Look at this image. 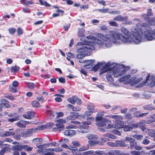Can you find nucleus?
I'll return each instance as SVG.
<instances>
[{
	"mask_svg": "<svg viewBox=\"0 0 155 155\" xmlns=\"http://www.w3.org/2000/svg\"><path fill=\"white\" fill-rule=\"evenodd\" d=\"M134 20L137 21L138 23L136 25L139 30L137 32L133 33V35L129 36L130 32L128 30L124 28H122L120 29L121 31L126 35L124 36L114 31H110L111 36L109 35H106L104 36L101 34H98L97 36L102 40L107 42L104 45L107 48L111 46L112 42L117 44L119 43L118 41L120 40L125 43H134L135 44H139L142 41H145L154 40L152 38V32L148 29L150 28L147 24L145 23L141 25L139 23L140 21L138 19H134Z\"/></svg>",
	"mask_w": 155,
	"mask_h": 155,
	"instance_id": "obj_1",
	"label": "nucleus"
},
{
	"mask_svg": "<svg viewBox=\"0 0 155 155\" xmlns=\"http://www.w3.org/2000/svg\"><path fill=\"white\" fill-rule=\"evenodd\" d=\"M122 65H120L119 64L113 63L110 66L107 64H105L102 63H98L96 65L92 68L93 71H96L99 69L100 68L101 72L104 73L107 70L110 69L114 70L113 72H114V76L117 77L123 73L124 68Z\"/></svg>",
	"mask_w": 155,
	"mask_h": 155,
	"instance_id": "obj_2",
	"label": "nucleus"
},
{
	"mask_svg": "<svg viewBox=\"0 0 155 155\" xmlns=\"http://www.w3.org/2000/svg\"><path fill=\"white\" fill-rule=\"evenodd\" d=\"M78 45H82L81 47L78 48L77 50V51L78 53L87 52L90 53L92 50L95 49V47L92 44L84 45L83 43L79 42L78 43ZM86 54L88 55V53L79 54L77 55L76 57L78 59H81L85 57Z\"/></svg>",
	"mask_w": 155,
	"mask_h": 155,
	"instance_id": "obj_3",
	"label": "nucleus"
},
{
	"mask_svg": "<svg viewBox=\"0 0 155 155\" xmlns=\"http://www.w3.org/2000/svg\"><path fill=\"white\" fill-rule=\"evenodd\" d=\"M130 74H128L120 78L119 81L121 82H125V84H127L131 83L134 84H135L138 83V81L136 80V78L133 77L130 79Z\"/></svg>",
	"mask_w": 155,
	"mask_h": 155,
	"instance_id": "obj_4",
	"label": "nucleus"
},
{
	"mask_svg": "<svg viewBox=\"0 0 155 155\" xmlns=\"http://www.w3.org/2000/svg\"><path fill=\"white\" fill-rule=\"evenodd\" d=\"M124 141H128L130 142V145L131 149H134L137 150H140L142 149V148L137 145V143L134 139L128 137H126L124 140Z\"/></svg>",
	"mask_w": 155,
	"mask_h": 155,
	"instance_id": "obj_5",
	"label": "nucleus"
},
{
	"mask_svg": "<svg viewBox=\"0 0 155 155\" xmlns=\"http://www.w3.org/2000/svg\"><path fill=\"white\" fill-rule=\"evenodd\" d=\"M120 65H122L123 66V68H124V71L123 72V73L122 74H121V75H120V76H119L118 77H116L114 76V72H113L114 70L113 69H110V70H107L106 72H108L107 73V75H106V78H107V80L110 81H114V78H113L112 75V74H113V76L114 77L117 78L120 76L122 75L123 74H124V72L127 70L126 69V68H125V67L123 65H120Z\"/></svg>",
	"mask_w": 155,
	"mask_h": 155,
	"instance_id": "obj_6",
	"label": "nucleus"
},
{
	"mask_svg": "<svg viewBox=\"0 0 155 155\" xmlns=\"http://www.w3.org/2000/svg\"><path fill=\"white\" fill-rule=\"evenodd\" d=\"M56 122L59 123L55 125L56 127L53 128L52 130L54 131H60V130H63L64 128V125L62 124L63 123H65V121L63 119H59L56 120Z\"/></svg>",
	"mask_w": 155,
	"mask_h": 155,
	"instance_id": "obj_7",
	"label": "nucleus"
},
{
	"mask_svg": "<svg viewBox=\"0 0 155 155\" xmlns=\"http://www.w3.org/2000/svg\"><path fill=\"white\" fill-rule=\"evenodd\" d=\"M95 120L97 122V125L99 127H103L107 125V124L110 122V120L106 118H101L96 117Z\"/></svg>",
	"mask_w": 155,
	"mask_h": 155,
	"instance_id": "obj_8",
	"label": "nucleus"
},
{
	"mask_svg": "<svg viewBox=\"0 0 155 155\" xmlns=\"http://www.w3.org/2000/svg\"><path fill=\"white\" fill-rule=\"evenodd\" d=\"M109 117H110L113 119H115V120L116 123H119L120 125H121L123 122H122V120H123V117L120 115H112L110 116Z\"/></svg>",
	"mask_w": 155,
	"mask_h": 155,
	"instance_id": "obj_9",
	"label": "nucleus"
},
{
	"mask_svg": "<svg viewBox=\"0 0 155 155\" xmlns=\"http://www.w3.org/2000/svg\"><path fill=\"white\" fill-rule=\"evenodd\" d=\"M0 101L1 103L0 104V107L2 108V107L5 108H9L11 106L9 104L8 101L6 99L2 98L1 99Z\"/></svg>",
	"mask_w": 155,
	"mask_h": 155,
	"instance_id": "obj_10",
	"label": "nucleus"
},
{
	"mask_svg": "<svg viewBox=\"0 0 155 155\" xmlns=\"http://www.w3.org/2000/svg\"><path fill=\"white\" fill-rule=\"evenodd\" d=\"M150 75L148 74L146 78V83L150 84L151 86H153L155 85V76L152 78V80L149 79Z\"/></svg>",
	"mask_w": 155,
	"mask_h": 155,
	"instance_id": "obj_11",
	"label": "nucleus"
},
{
	"mask_svg": "<svg viewBox=\"0 0 155 155\" xmlns=\"http://www.w3.org/2000/svg\"><path fill=\"white\" fill-rule=\"evenodd\" d=\"M35 131V129H29L27 130L26 131L23 132L22 133V135L24 137H27L31 136L32 134L33 131Z\"/></svg>",
	"mask_w": 155,
	"mask_h": 155,
	"instance_id": "obj_12",
	"label": "nucleus"
},
{
	"mask_svg": "<svg viewBox=\"0 0 155 155\" xmlns=\"http://www.w3.org/2000/svg\"><path fill=\"white\" fill-rule=\"evenodd\" d=\"M76 134V131L74 130H65L64 132V134L65 135L72 136Z\"/></svg>",
	"mask_w": 155,
	"mask_h": 155,
	"instance_id": "obj_13",
	"label": "nucleus"
},
{
	"mask_svg": "<svg viewBox=\"0 0 155 155\" xmlns=\"http://www.w3.org/2000/svg\"><path fill=\"white\" fill-rule=\"evenodd\" d=\"M88 127L87 126L84 125H81L79 127V129L78 130V131L81 133H87L88 131V129H87Z\"/></svg>",
	"mask_w": 155,
	"mask_h": 155,
	"instance_id": "obj_14",
	"label": "nucleus"
},
{
	"mask_svg": "<svg viewBox=\"0 0 155 155\" xmlns=\"http://www.w3.org/2000/svg\"><path fill=\"white\" fill-rule=\"evenodd\" d=\"M128 19L127 17H123L121 15H119L113 18V20H116L119 21H127Z\"/></svg>",
	"mask_w": 155,
	"mask_h": 155,
	"instance_id": "obj_15",
	"label": "nucleus"
},
{
	"mask_svg": "<svg viewBox=\"0 0 155 155\" xmlns=\"http://www.w3.org/2000/svg\"><path fill=\"white\" fill-rule=\"evenodd\" d=\"M28 124V122L24 120H20L16 123V125L20 127L24 128L25 127V125Z\"/></svg>",
	"mask_w": 155,
	"mask_h": 155,
	"instance_id": "obj_16",
	"label": "nucleus"
},
{
	"mask_svg": "<svg viewBox=\"0 0 155 155\" xmlns=\"http://www.w3.org/2000/svg\"><path fill=\"white\" fill-rule=\"evenodd\" d=\"M11 149L6 145V146L4 147L0 151V154L1 155H3L5 152H10Z\"/></svg>",
	"mask_w": 155,
	"mask_h": 155,
	"instance_id": "obj_17",
	"label": "nucleus"
},
{
	"mask_svg": "<svg viewBox=\"0 0 155 155\" xmlns=\"http://www.w3.org/2000/svg\"><path fill=\"white\" fill-rule=\"evenodd\" d=\"M116 147H124L127 146L126 144L124 142L119 140H117L115 141Z\"/></svg>",
	"mask_w": 155,
	"mask_h": 155,
	"instance_id": "obj_18",
	"label": "nucleus"
},
{
	"mask_svg": "<svg viewBox=\"0 0 155 155\" xmlns=\"http://www.w3.org/2000/svg\"><path fill=\"white\" fill-rule=\"evenodd\" d=\"M13 151H21L23 148V145H15L12 146Z\"/></svg>",
	"mask_w": 155,
	"mask_h": 155,
	"instance_id": "obj_19",
	"label": "nucleus"
},
{
	"mask_svg": "<svg viewBox=\"0 0 155 155\" xmlns=\"http://www.w3.org/2000/svg\"><path fill=\"white\" fill-rule=\"evenodd\" d=\"M78 113L71 112L70 113V115L67 117V120H74L77 118V115L76 114Z\"/></svg>",
	"mask_w": 155,
	"mask_h": 155,
	"instance_id": "obj_20",
	"label": "nucleus"
},
{
	"mask_svg": "<svg viewBox=\"0 0 155 155\" xmlns=\"http://www.w3.org/2000/svg\"><path fill=\"white\" fill-rule=\"evenodd\" d=\"M120 127L121 128H123V130L124 131L127 132L129 131H130L132 130L133 129V127L131 126H130L128 125H125V127L124 126V125L123 124H121L120 125Z\"/></svg>",
	"mask_w": 155,
	"mask_h": 155,
	"instance_id": "obj_21",
	"label": "nucleus"
},
{
	"mask_svg": "<svg viewBox=\"0 0 155 155\" xmlns=\"http://www.w3.org/2000/svg\"><path fill=\"white\" fill-rule=\"evenodd\" d=\"M143 107L144 110H153L155 109V107L151 105H145Z\"/></svg>",
	"mask_w": 155,
	"mask_h": 155,
	"instance_id": "obj_22",
	"label": "nucleus"
},
{
	"mask_svg": "<svg viewBox=\"0 0 155 155\" xmlns=\"http://www.w3.org/2000/svg\"><path fill=\"white\" fill-rule=\"evenodd\" d=\"M87 61L88 64L86 65L85 67L86 68L89 69L92 68V64L94 62L95 60L94 59H92L87 60Z\"/></svg>",
	"mask_w": 155,
	"mask_h": 155,
	"instance_id": "obj_23",
	"label": "nucleus"
},
{
	"mask_svg": "<svg viewBox=\"0 0 155 155\" xmlns=\"http://www.w3.org/2000/svg\"><path fill=\"white\" fill-rule=\"evenodd\" d=\"M68 149L72 150V153L74 155H79V154L78 153L77 151L76 152V151L78 150V148L76 147L70 146V147H68Z\"/></svg>",
	"mask_w": 155,
	"mask_h": 155,
	"instance_id": "obj_24",
	"label": "nucleus"
},
{
	"mask_svg": "<svg viewBox=\"0 0 155 155\" xmlns=\"http://www.w3.org/2000/svg\"><path fill=\"white\" fill-rule=\"evenodd\" d=\"M148 113H136L134 114V116L137 118H139L140 117H143L146 116L147 114Z\"/></svg>",
	"mask_w": 155,
	"mask_h": 155,
	"instance_id": "obj_25",
	"label": "nucleus"
},
{
	"mask_svg": "<svg viewBox=\"0 0 155 155\" xmlns=\"http://www.w3.org/2000/svg\"><path fill=\"white\" fill-rule=\"evenodd\" d=\"M87 138L89 140L96 139L97 138V136L96 135L87 134L86 135Z\"/></svg>",
	"mask_w": 155,
	"mask_h": 155,
	"instance_id": "obj_26",
	"label": "nucleus"
},
{
	"mask_svg": "<svg viewBox=\"0 0 155 155\" xmlns=\"http://www.w3.org/2000/svg\"><path fill=\"white\" fill-rule=\"evenodd\" d=\"M76 99H77V97L76 96H73L72 97L68 98V100L71 103L74 104L76 102Z\"/></svg>",
	"mask_w": 155,
	"mask_h": 155,
	"instance_id": "obj_27",
	"label": "nucleus"
},
{
	"mask_svg": "<svg viewBox=\"0 0 155 155\" xmlns=\"http://www.w3.org/2000/svg\"><path fill=\"white\" fill-rule=\"evenodd\" d=\"M14 132L6 131L4 132L3 134H1V136L2 137L9 136H10L12 135H14Z\"/></svg>",
	"mask_w": 155,
	"mask_h": 155,
	"instance_id": "obj_28",
	"label": "nucleus"
},
{
	"mask_svg": "<svg viewBox=\"0 0 155 155\" xmlns=\"http://www.w3.org/2000/svg\"><path fill=\"white\" fill-rule=\"evenodd\" d=\"M148 130L147 134L149 136L151 137H155V130L148 129Z\"/></svg>",
	"mask_w": 155,
	"mask_h": 155,
	"instance_id": "obj_29",
	"label": "nucleus"
},
{
	"mask_svg": "<svg viewBox=\"0 0 155 155\" xmlns=\"http://www.w3.org/2000/svg\"><path fill=\"white\" fill-rule=\"evenodd\" d=\"M87 109L91 112H95V107L94 105L92 104H90L87 106Z\"/></svg>",
	"mask_w": 155,
	"mask_h": 155,
	"instance_id": "obj_30",
	"label": "nucleus"
},
{
	"mask_svg": "<svg viewBox=\"0 0 155 155\" xmlns=\"http://www.w3.org/2000/svg\"><path fill=\"white\" fill-rule=\"evenodd\" d=\"M21 3L25 5H31L34 3L32 2L26 0H21L20 1Z\"/></svg>",
	"mask_w": 155,
	"mask_h": 155,
	"instance_id": "obj_31",
	"label": "nucleus"
},
{
	"mask_svg": "<svg viewBox=\"0 0 155 155\" xmlns=\"http://www.w3.org/2000/svg\"><path fill=\"white\" fill-rule=\"evenodd\" d=\"M99 141H97L96 140H90L88 141L89 144L91 145H94L96 144H99L101 145V143H99Z\"/></svg>",
	"mask_w": 155,
	"mask_h": 155,
	"instance_id": "obj_32",
	"label": "nucleus"
},
{
	"mask_svg": "<svg viewBox=\"0 0 155 155\" xmlns=\"http://www.w3.org/2000/svg\"><path fill=\"white\" fill-rule=\"evenodd\" d=\"M117 151L116 150H111L105 153L104 155H114L117 153Z\"/></svg>",
	"mask_w": 155,
	"mask_h": 155,
	"instance_id": "obj_33",
	"label": "nucleus"
},
{
	"mask_svg": "<svg viewBox=\"0 0 155 155\" xmlns=\"http://www.w3.org/2000/svg\"><path fill=\"white\" fill-rule=\"evenodd\" d=\"M143 152H140L136 150L132 151L130 152V153L132 155H142Z\"/></svg>",
	"mask_w": 155,
	"mask_h": 155,
	"instance_id": "obj_34",
	"label": "nucleus"
},
{
	"mask_svg": "<svg viewBox=\"0 0 155 155\" xmlns=\"http://www.w3.org/2000/svg\"><path fill=\"white\" fill-rule=\"evenodd\" d=\"M32 149L33 148L32 147H30L27 145H23V149H24L25 150H26L28 151H31L32 150Z\"/></svg>",
	"mask_w": 155,
	"mask_h": 155,
	"instance_id": "obj_35",
	"label": "nucleus"
},
{
	"mask_svg": "<svg viewBox=\"0 0 155 155\" xmlns=\"http://www.w3.org/2000/svg\"><path fill=\"white\" fill-rule=\"evenodd\" d=\"M19 119L20 117L19 116L17 115L14 118H9L8 119V120L10 122H13L14 121L18 120Z\"/></svg>",
	"mask_w": 155,
	"mask_h": 155,
	"instance_id": "obj_36",
	"label": "nucleus"
},
{
	"mask_svg": "<svg viewBox=\"0 0 155 155\" xmlns=\"http://www.w3.org/2000/svg\"><path fill=\"white\" fill-rule=\"evenodd\" d=\"M47 128V126L46 125H42L41 126H38L37 128L35 129V130H43L45 129L46 128Z\"/></svg>",
	"mask_w": 155,
	"mask_h": 155,
	"instance_id": "obj_37",
	"label": "nucleus"
},
{
	"mask_svg": "<svg viewBox=\"0 0 155 155\" xmlns=\"http://www.w3.org/2000/svg\"><path fill=\"white\" fill-rule=\"evenodd\" d=\"M32 105L34 107H39L40 106V104L37 101H33L32 102Z\"/></svg>",
	"mask_w": 155,
	"mask_h": 155,
	"instance_id": "obj_38",
	"label": "nucleus"
},
{
	"mask_svg": "<svg viewBox=\"0 0 155 155\" xmlns=\"http://www.w3.org/2000/svg\"><path fill=\"white\" fill-rule=\"evenodd\" d=\"M9 90L11 92L14 93H15L17 91L16 87L11 85L9 86Z\"/></svg>",
	"mask_w": 155,
	"mask_h": 155,
	"instance_id": "obj_39",
	"label": "nucleus"
},
{
	"mask_svg": "<svg viewBox=\"0 0 155 155\" xmlns=\"http://www.w3.org/2000/svg\"><path fill=\"white\" fill-rule=\"evenodd\" d=\"M19 68L18 66H12L11 68V71L13 72H17L19 70Z\"/></svg>",
	"mask_w": 155,
	"mask_h": 155,
	"instance_id": "obj_40",
	"label": "nucleus"
},
{
	"mask_svg": "<svg viewBox=\"0 0 155 155\" xmlns=\"http://www.w3.org/2000/svg\"><path fill=\"white\" fill-rule=\"evenodd\" d=\"M105 113L104 112H100L97 113L96 117H99L101 118H103V117L104 116V114Z\"/></svg>",
	"mask_w": 155,
	"mask_h": 155,
	"instance_id": "obj_41",
	"label": "nucleus"
},
{
	"mask_svg": "<svg viewBox=\"0 0 155 155\" xmlns=\"http://www.w3.org/2000/svg\"><path fill=\"white\" fill-rule=\"evenodd\" d=\"M28 114L29 116H30V119L33 118L35 116V113L32 111H28Z\"/></svg>",
	"mask_w": 155,
	"mask_h": 155,
	"instance_id": "obj_42",
	"label": "nucleus"
},
{
	"mask_svg": "<svg viewBox=\"0 0 155 155\" xmlns=\"http://www.w3.org/2000/svg\"><path fill=\"white\" fill-rule=\"evenodd\" d=\"M133 137L134 138L138 140H140L142 139L143 137V136L142 135L139 134L134 135L133 136Z\"/></svg>",
	"mask_w": 155,
	"mask_h": 155,
	"instance_id": "obj_43",
	"label": "nucleus"
},
{
	"mask_svg": "<svg viewBox=\"0 0 155 155\" xmlns=\"http://www.w3.org/2000/svg\"><path fill=\"white\" fill-rule=\"evenodd\" d=\"M121 129V128L120 127V126L119 127V128L118 129V130H115L113 131V133L114 134H115L117 135H118L120 136L121 135V133L120 132V130Z\"/></svg>",
	"mask_w": 155,
	"mask_h": 155,
	"instance_id": "obj_44",
	"label": "nucleus"
},
{
	"mask_svg": "<svg viewBox=\"0 0 155 155\" xmlns=\"http://www.w3.org/2000/svg\"><path fill=\"white\" fill-rule=\"evenodd\" d=\"M27 86L30 89H33L35 87V85L33 83H30L27 84Z\"/></svg>",
	"mask_w": 155,
	"mask_h": 155,
	"instance_id": "obj_45",
	"label": "nucleus"
},
{
	"mask_svg": "<svg viewBox=\"0 0 155 155\" xmlns=\"http://www.w3.org/2000/svg\"><path fill=\"white\" fill-rule=\"evenodd\" d=\"M8 31L10 34L13 35L15 32L16 30L15 28H10L8 29Z\"/></svg>",
	"mask_w": 155,
	"mask_h": 155,
	"instance_id": "obj_46",
	"label": "nucleus"
},
{
	"mask_svg": "<svg viewBox=\"0 0 155 155\" xmlns=\"http://www.w3.org/2000/svg\"><path fill=\"white\" fill-rule=\"evenodd\" d=\"M109 24L111 26L117 27L118 25V24L115 21H110L109 22Z\"/></svg>",
	"mask_w": 155,
	"mask_h": 155,
	"instance_id": "obj_47",
	"label": "nucleus"
},
{
	"mask_svg": "<svg viewBox=\"0 0 155 155\" xmlns=\"http://www.w3.org/2000/svg\"><path fill=\"white\" fill-rule=\"evenodd\" d=\"M4 97L6 98H7L12 101H13L15 100V98H14V96L11 95H6Z\"/></svg>",
	"mask_w": 155,
	"mask_h": 155,
	"instance_id": "obj_48",
	"label": "nucleus"
},
{
	"mask_svg": "<svg viewBox=\"0 0 155 155\" xmlns=\"http://www.w3.org/2000/svg\"><path fill=\"white\" fill-rule=\"evenodd\" d=\"M147 14L149 16H152L153 15V14L151 9L149 8L147 9Z\"/></svg>",
	"mask_w": 155,
	"mask_h": 155,
	"instance_id": "obj_49",
	"label": "nucleus"
},
{
	"mask_svg": "<svg viewBox=\"0 0 155 155\" xmlns=\"http://www.w3.org/2000/svg\"><path fill=\"white\" fill-rule=\"evenodd\" d=\"M149 16L147 15V14H143L142 15H141V17L143 18L146 21H148V17Z\"/></svg>",
	"mask_w": 155,
	"mask_h": 155,
	"instance_id": "obj_50",
	"label": "nucleus"
},
{
	"mask_svg": "<svg viewBox=\"0 0 155 155\" xmlns=\"http://www.w3.org/2000/svg\"><path fill=\"white\" fill-rule=\"evenodd\" d=\"M73 145L75 147L79 146L80 145V143L79 142L77 141H74L72 142Z\"/></svg>",
	"mask_w": 155,
	"mask_h": 155,
	"instance_id": "obj_51",
	"label": "nucleus"
},
{
	"mask_svg": "<svg viewBox=\"0 0 155 155\" xmlns=\"http://www.w3.org/2000/svg\"><path fill=\"white\" fill-rule=\"evenodd\" d=\"M81 110V108L79 107H72V110L73 111H78Z\"/></svg>",
	"mask_w": 155,
	"mask_h": 155,
	"instance_id": "obj_52",
	"label": "nucleus"
},
{
	"mask_svg": "<svg viewBox=\"0 0 155 155\" xmlns=\"http://www.w3.org/2000/svg\"><path fill=\"white\" fill-rule=\"evenodd\" d=\"M56 114L57 115L56 117L58 118L59 117H62L64 115V113L62 112H56Z\"/></svg>",
	"mask_w": 155,
	"mask_h": 155,
	"instance_id": "obj_53",
	"label": "nucleus"
},
{
	"mask_svg": "<svg viewBox=\"0 0 155 155\" xmlns=\"http://www.w3.org/2000/svg\"><path fill=\"white\" fill-rule=\"evenodd\" d=\"M125 118L127 119H131L132 118V116L131 114L129 113H127L125 115Z\"/></svg>",
	"mask_w": 155,
	"mask_h": 155,
	"instance_id": "obj_54",
	"label": "nucleus"
},
{
	"mask_svg": "<svg viewBox=\"0 0 155 155\" xmlns=\"http://www.w3.org/2000/svg\"><path fill=\"white\" fill-rule=\"evenodd\" d=\"M98 11L101 13H105L108 12L109 10L108 8H105L104 9H99Z\"/></svg>",
	"mask_w": 155,
	"mask_h": 155,
	"instance_id": "obj_55",
	"label": "nucleus"
},
{
	"mask_svg": "<svg viewBox=\"0 0 155 155\" xmlns=\"http://www.w3.org/2000/svg\"><path fill=\"white\" fill-rule=\"evenodd\" d=\"M58 81L60 83L64 84L65 83V79L62 77H60L58 78Z\"/></svg>",
	"mask_w": 155,
	"mask_h": 155,
	"instance_id": "obj_56",
	"label": "nucleus"
},
{
	"mask_svg": "<svg viewBox=\"0 0 155 155\" xmlns=\"http://www.w3.org/2000/svg\"><path fill=\"white\" fill-rule=\"evenodd\" d=\"M17 32L18 35L22 34L23 33L22 29L20 28H18Z\"/></svg>",
	"mask_w": 155,
	"mask_h": 155,
	"instance_id": "obj_57",
	"label": "nucleus"
},
{
	"mask_svg": "<svg viewBox=\"0 0 155 155\" xmlns=\"http://www.w3.org/2000/svg\"><path fill=\"white\" fill-rule=\"evenodd\" d=\"M48 114L49 115H50L51 119H52L54 117V114H53V112H52L51 111H48Z\"/></svg>",
	"mask_w": 155,
	"mask_h": 155,
	"instance_id": "obj_58",
	"label": "nucleus"
},
{
	"mask_svg": "<svg viewBox=\"0 0 155 155\" xmlns=\"http://www.w3.org/2000/svg\"><path fill=\"white\" fill-rule=\"evenodd\" d=\"M145 122L144 120H142L140 121V122L138 123V124H139V127H140L145 126Z\"/></svg>",
	"mask_w": 155,
	"mask_h": 155,
	"instance_id": "obj_59",
	"label": "nucleus"
},
{
	"mask_svg": "<svg viewBox=\"0 0 155 155\" xmlns=\"http://www.w3.org/2000/svg\"><path fill=\"white\" fill-rule=\"evenodd\" d=\"M149 140L147 139H144L142 141V143L144 145H147L149 143Z\"/></svg>",
	"mask_w": 155,
	"mask_h": 155,
	"instance_id": "obj_60",
	"label": "nucleus"
},
{
	"mask_svg": "<svg viewBox=\"0 0 155 155\" xmlns=\"http://www.w3.org/2000/svg\"><path fill=\"white\" fill-rule=\"evenodd\" d=\"M110 14H114V15L118 14L120 13V11H112L109 12Z\"/></svg>",
	"mask_w": 155,
	"mask_h": 155,
	"instance_id": "obj_61",
	"label": "nucleus"
},
{
	"mask_svg": "<svg viewBox=\"0 0 155 155\" xmlns=\"http://www.w3.org/2000/svg\"><path fill=\"white\" fill-rule=\"evenodd\" d=\"M33 140H35L37 142H39L40 143H42L43 142V140L40 138H35L33 139Z\"/></svg>",
	"mask_w": 155,
	"mask_h": 155,
	"instance_id": "obj_62",
	"label": "nucleus"
},
{
	"mask_svg": "<svg viewBox=\"0 0 155 155\" xmlns=\"http://www.w3.org/2000/svg\"><path fill=\"white\" fill-rule=\"evenodd\" d=\"M88 148V147H85L82 146L79 149V151H83L84 150H87Z\"/></svg>",
	"mask_w": 155,
	"mask_h": 155,
	"instance_id": "obj_63",
	"label": "nucleus"
},
{
	"mask_svg": "<svg viewBox=\"0 0 155 155\" xmlns=\"http://www.w3.org/2000/svg\"><path fill=\"white\" fill-rule=\"evenodd\" d=\"M150 117L151 118V121L155 122V114L150 115Z\"/></svg>",
	"mask_w": 155,
	"mask_h": 155,
	"instance_id": "obj_64",
	"label": "nucleus"
}]
</instances>
